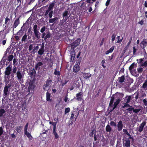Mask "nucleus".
<instances>
[{
	"mask_svg": "<svg viewBox=\"0 0 147 147\" xmlns=\"http://www.w3.org/2000/svg\"><path fill=\"white\" fill-rule=\"evenodd\" d=\"M11 71V67H10V65H9L6 68L5 71V80H7V79H9V77L8 76H9L10 74Z\"/></svg>",
	"mask_w": 147,
	"mask_h": 147,
	"instance_id": "nucleus-1",
	"label": "nucleus"
},
{
	"mask_svg": "<svg viewBox=\"0 0 147 147\" xmlns=\"http://www.w3.org/2000/svg\"><path fill=\"white\" fill-rule=\"evenodd\" d=\"M24 75L21 73L20 70H18L16 73V77H17V79L18 80L19 82L21 83L22 81L23 80Z\"/></svg>",
	"mask_w": 147,
	"mask_h": 147,
	"instance_id": "nucleus-2",
	"label": "nucleus"
},
{
	"mask_svg": "<svg viewBox=\"0 0 147 147\" xmlns=\"http://www.w3.org/2000/svg\"><path fill=\"white\" fill-rule=\"evenodd\" d=\"M81 41V39L80 38H78L73 43L71 44V46L72 48L74 49L78 46L80 44Z\"/></svg>",
	"mask_w": 147,
	"mask_h": 147,
	"instance_id": "nucleus-3",
	"label": "nucleus"
},
{
	"mask_svg": "<svg viewBox=\"0 0 147 147\" xmlns=\"http://www.w3.org/2000/svg\"><path fill=\"white\" fill-rule=\"evenodd\" d=\"M34 87L35 86L34 84V82L32 81L30 82L28 88V91L29 92L31 91V93H32V92L33 91Z\"/></svg>",
	"mask_w": 147,
	"mask_h": 147,
	"instance_id": "nucleus-4",
	"label": "nucleus"
},
{
	"mask_svg": "<svg viewBox=\"0 0 147 147\" xmlns=\"http://www.w3.org/2000/svg\"><path fill=\"white\" fill-rule=\"evenodd\" d=\"M66 19L63 18V19L61 21L60 25L61 27H63V28H67V23H66Z\"/></svg>",
	"mask_w": 147,
	"mask_h": 147,
	"instance_id": "nucleus-5",
	"label": "nucleus"
},
{
	"mask_svg": "<svg viewBox=\"0 0 147 147\" xmlns=\"http://www.w3.org/2000/svg\"><path fill=\"white\" fill-rule=\"evenodd\" d=\"M11 86V84L6 85L5 86L4 90V95L6 96L8 93V88H9Z\"/></svg>",
	"mask_w": 147,
	"mask_h": 147,
	"instance_id": "nucleus-6",
	"label": "nucleus"
},
{
	"mask_svg": "<svg viewBox=\"0 0 147 147\" xmlns=\"http://www.w3.org/2000/svg\"><path fill=\"white\" fill-rule=\"evenodd\" d=\"M92 2L90 3H88L87 5V7H86L85 9H84L82 10V11H84V12H85L86 10H88L89 12H90L92 10Z\"/></svg>",
	"mask_w": 147,
	"mask_h": 147,
	"instance_id": "nucleus-7",
	"label": "nucleus"
},
{
	"mask_svg": "<svg viewBox=\"0 0 147 147\" xmlns=\"http://www.w3.org/2000/svg\"><path fill=\"white\" fill-rule=\"evenodd\" d=\"M123 146L126 147H129L130 146V141L129 139H125L123 141Z\"/></svg>",
	"mask_w": 147,
	"mask_h": 147,
	"instance_id": "nucleus-8",
	"label": "nucleus"
},
{
	"mask_svg": "<svg viewBox=\"0 0 147 147\" xmlns=\"http://www.w3.org/2000/svg\"><path fill=\"white\" fill-rule=\"evenodd\" d=\"M117 129L118 131H120L122 129L123 124L122 121H120L117 124Z\"/></svg>",
	"mask_w": 147,
	"mask_h": 147,
	"instance_id": "nucleus-9",
	"label": "nucleus"
},
{
	"mask_svg": "<svg viewBox=\"0 0 147 147\" xmlns=\"http://www.w3.org/2000/svg\"><path fill=\"white\" fill-rule=\"evenodd\" d=\"M146 124V123L145 122H143L140 125L138 129V130L139 132H141L143 131V128L145 126Z\"/></svg>",
	"mask_w": 147,
	"mask_h": 147,
	"instance_id": "nucleus-10",
	"label": "nucleus"
},
{
	"mask_svg": "<svg viewBox=\"0 0 147 147\" xmlns=\"http://www.w3.org/2000/svg\"><path fill=\"white\" fill-rule=\"evenodd\" d=\"M79 64H76L73 67V71L75 72H78L80 70V67H79Z\"/></svg>",
	"mask_w": 147,
	"mask_h": 147,
	"instance_id": "nucleus-11",
	"label": "nucleus"
},
{
	"mask_svg": "<svg viewBox=\"0 0 147 147\" xmlns=\"http://www.w3.org/2000/svg\"><path fill=\"white\" fill-rule=\"evenodd\" d=\"M147 45V42L146 40H144L141 42L140 46L142 48L144 49V48Z\"/></svg>",
	"mask_w": 147,
	"mask_h": 147,
	"instance_id": "nucleus-12",
	"label": "nucleus"
},
{
	"mask_svg": "<svg viewBox=\"0 0 147 147\" xmlns=\"http://www.w3.org/2000/svg\"><path fill=\"white\" fill-rule=\"evenodd\" d=\"M45 52L44 51V46H42L41 48L39 50L38 53V54L42 55Z\"/></svg>",
	"mask_w": 147,
	"mask_h": 147,
	"instance_id": "nucleus-13",
	"label": "nucleus"
},
{
	"mask_svg": "<svg viewBox=\"0 0 147 147\" xmlns=\"http://www.w3.org/2000/svg\"><path fill=\"white\" fill-rule=\"evenodd\" d=\"M20 23V21L19 18H18L17 19H16L13 24V28H16V27Z\"/></svg>",
	"mask_w": 147,
	"mask_h": 147,
	"instance_id": "nucleus-14",
	"label": "nucleus"
},
{
	"mask_svg": "<svg viewBox=\"0 0 147 147\" xmlns=\"http://www.w3.org/2000/svg\"><path fill=\"white\" fill-rule=\"evenodd\" d=\"M46 100L48 101L51 102V99L50 98L51 94L49 92H47L46 95Z\"/></svg>",
	"mask_w": 147,
	"mask_h": 147,
	"instance_id": "nucleus-15",
	"label": "nucleus"
},
{
	"mask_svg": "<svg viewBox=\"0 0 147 147\" xmlns=\"http://www.w3.org/2000/svg\"><path fill=\"white\" fill-rule=\"evenodd\" d=\"M142 87L144 90H147V80L143 84Z\"/></svg>",
	"mask_w": 147,
	"mask_h": 147,
	"instance_id": "nucleus-16",
	"label": "nucleus"
},
{
	"mask_svg": "<svg viewBox=\"0 0 147 147\" xmlns=\"http://www.w3.org/2000/svg\"><path fill=\"white\" fill-rule=\"evenodd\" d=\"M58 18L55 17L53 18H51L49 20V23H54L57 20Z\"/></svg>",
	"mask_w": 147,
	"mask_h": 147,
	"instance_id": "nucleus-17",
	"label": "nucleus"
},
{
	"mask_svg": "<svg viewBox=\"0 0 147 147\" xmlns=\"http://www.w3.org/2000/svg\"><path fill=\"white\" fill-rule=\"evenodd\" d=\"M131 96H126L125 99V101L126 103H128L129 102L130 100L131 99Z\"/></svg>",
	"mask_w": 147,
	"mask_h": 147,
	"instance_id": "nucleus-18",
	"label": "nucleus"
},
{
	"mask_svg": "<svg viewBox=\"0 0 147 147\" xmlns=\"http://www.w3.org/2000/svg\"><path fill=\"white\" fill-rule=\"evenodd\" d=\"M114 49V46L111 47L110 49L107 51L105 53V54L107 55L108 54L110 53H111L113 52Z\"/></svg>",
	"mask_w": 147,
	"mask_h": 147,
	"instance_id": "nucleus-19",
	"label": "nucleus"
},
{
	"mask_svg": "<svg viewBox=\"0 0 147 147\" xmlns=\"http://www.w3.org/2000/svg\"><path fill=\"white\" fill-rule=\"evenodd\" d=\"M125 80V77L124 76H122L121 77L119 78L118 81L119 82L122 83Z\"/></svg>",
	"mask_w": 147,
	"mask_h": 147,
	"instance_id": "nucleus-20",
	"label": "nucleus"
},
{
	"mask_svg": "<svg viewBox=\"0 0 147 147\" xmlns=\"http://www.w3.org/2000/svg\"><path fill=\"white\" fill-rule=\"evenodd\" d=\"M43 65V63L41 62H39L35 66V69L37 70L38 68H40V66Z\"/></svg>",
	"mask_w": 147,
	"mask_h": 147,
	"instance_id": "nucleus-21",
	"label": "nucleus"
},
{
	"mask_svg": "<svg viewBox=\"0 0 147 147\" xmlns=\"http://www.w3.org/2000/svg\"><path fill=\"white\" fill-rule=\"evenodd\" d=\"M91 74L88 73H84L83 75L84 77L86 79L89 78L91 77Z\"/></svg>",
	"mask_w": 147,
	"mask_h": 147,
	"instance_id": "nucleus-22",
	"label": "nucleus"
},
{
	"mask_svg": "<svg viewBox=\"0 0 147 147\" xmlns=\"http://www.w3.org/2000/svg\"><path fill=\"white\" fill-rule=\"evenodd\" d=\"M52 81V80L50 79V78H49V79L47 80L45 84L48 85V86L49 85L50 86H51Z\"/></svg>",
	"mask_w": 147,
	"mask_h": 147,
	"instance_id": "nucleus-23",
	"label": "nucleus"
},
{
	"mask_svg": "<svg viewBox=\"0 0 147 147\" xmlns=\"http://www.w3.org/2000/svg\"><path fill=\"white\" fill-rule=\"evenodd\" d=\"M120 101V100H119V99H118L114 103V105H113V110H114L116 107L117 105L119 102Z\"/></svg>",
	"mask_w": 147,
	"mask_h": 147,
	"instance_id": "nucleus-24",
	"label": "nucleus"
},
{
	"mask_svg": "<svg viewBox=\"0 0 147 147\" xmlns=\"http://www.w3.org/2000/svg\"><path fill=\"white\" fill-rule=\"evenodd\" d=\"M46 32L47 34L44 38V40H46L47 38H49L51 36V34L49 31L47 32V31H46Z\"/></svg>",
	"mask_w": 147,
	"mask_h": 147,
	"instance_id": "nucleus-25",
	"label": "nucleus"
},
{
	"mask_svg": "<svg viewBox=\"0 0 147 147\" xmlns=\"http://www.w3.org/2000/svg\"><path fill=\"white\" fill-rule=\"evenodd\" d=\"M50 86L46 85L45 84L43 86V89L46 90H48L50 88Z\"/></svg>",
	"mask_w": 147,
	"mask_h": 147,
	"instance_id": "nucleus-26",
	"label": "nucleus"
},
{
	"mask_svg": "<svg viewBox=\"0 0 147 147\" xmlns=\"http://www.w3.org/2000/svg\"><path fill=\"white\" fill-rule=\"evenodd\" d=\"M106 130L107 132H110L111 130V128L109 125H107L106 127Z\"/></svg>",
	"mask_w": 147,
	"mask_h": 147,
	"instance_id": "nucleus-27",
	"label": "nucleus"
},
{
	"mask_svg": "<svg viewBox=\"0 0 147 147\" xmlns=\"http://www.w3.org/2000/svg\"><path fill=\"white\" fill-rule=\"evenodd\" d=\"M76 96L77 99L78 100H81L82 99V94H81L80 93L77 94Z\"/></svg>",
	"mask_w": 147,
	"mask_h": 147,
	"instance_id": "nucleus-28",
	"label": "nucleus"
},
{
	"mask_svg": "<svg viewBox=\"0 0 147 147\" xmlns=\"http://www.w3.org/2000/svg\"><path fill=\"white\" fill-rule=\"evenodd\" d=\"M26 135L27 137L29 138L30 140H31L32 139V137L30 134L29 133L27 132L25 134Z\"/></svg>",
	"mask_w": 147,
	"mask_h": 147,
	"instance_id": "nucleus-29",
	"label": "nucleus"
},
{
	"mask_svg": "<svg viewBox=\"0 0 147 147\" xmlns=\"http://www.w3.org/2000/svg\"><path fill=\"white\" fill-rule=\"evenodd\" d=\"M5 111L3 109H0V117H1L3 115V114L5 113Z\"/></svg>",
	"mask_w": 147,
	"mask_h": 147,
	"instance_id": "nucleus-30",
	"label": "nucleus"
},
{
	"mask_svg": "<svg viewBox=\"0 0 147 147\" xmlns=\"http://www.w3.org/2000/svg\"><path fill=\"white\" fill-rule=\"evenodd\" d=\"M135 66L134 63H133L129 67V70H130V71H132V70L134 69V67Z\"/></svg>",
	"mask_w": 147,
	"mask_h": 147,
	"instance_id": "nucleus-31",
	"label": "nucleus"
},
{
	"mask_svg": "<svg viewBox=\"0 0 147 147\" xmlns=\"http://www.w3.org/2000/svg\"><path fill=\"white\" fill-rule=\"evenodd\" d=\"M141 110V109L140 108H138V109H134V108H133V111L134 112L136 113H138L139 112V111Z\"/></svg>",
	"mask_w": 147,
	"mask_h": 147,
	"instance_id": "nucleus-32",
	"label": "nucleus"
},
{
	"mask_svg": "<svg viewBox=\"0 0 147 147\" xmlns=\"http://www.w3.org/2000/svg\"><path fill=\"white\" fill-rule=\"evenodd\" d=\"M23 31L22 30H20L17 33V35L18 36H20L21 37L22 35Z\"/></svg>",
	"mask_w": 147,
	"mask_h": 147,
	"instance_id": "nucleus-33",
	"label": "nucleus"
},
{
	"mask_svg": "<svg viewBox=\"0 0 147 147\" xmlns=\"http://www.w3.org/2000/svg\"><path fill=\"white\" fill-rule=\"evenodd\" d=\"M54 74L55 75H60L59 71H58L57 69H55V71Z\"/></svg>",
	"mask_w": 147,
	"mask_h": 147,
	"instance_id": "nucleus-34",
	"label": "nucleus"
},
{
	"mask_svg": "<svg viewBox=\"0 0 147 147\" xmlns=\"http://www.w3.org/2000/svg\"><path fill=\"white\" fill-rule=\"evenodd\" d=\"M114 100V98L112 96L111 98V101H110V103H109V107H110L112 106L113 103V101Z\"/></svg>",
	"mask_w": 147,
	"mask_h": 147,
	"instance_id": "nucleus-35",
	"label": "nucleus"
},
{
	"mask_svg": "<svg viewBox=\"0 0 147 147\" xmlns=\"http://www.w3.org/2000/svg\"><path fill=\"white\" fill-rule=\"evenodd\" d=\"M28 123H27L26 124V125L24 127V134L28 132L27 131V129H28Z\"/></svg>",
	"mask_w": 147,
	"mask_h": 147,
	"instance_id": "nucleus-36",
	"label": "nucleus"
},
{
	"mask_svg": "<svg viewBox=\"0 0 147 147\" xmlns=\"http://www.w3.org/2000/svg\"><path fill=\"white\" fill-rule=\"evenodd\" d=\"M27 36L26 34H25L22 37L21 41L23 42L25 41L27 38Z\"/></svg>",
	"mask_w": 147,
	"mask_h": 147,
	"instance_id": "nucleus-37",
	"label": "nucleus"
},
{
	"mask_svg": "<svg viewBox=\"0 0 147 147\" xmlns=\"http://www.w3.org/2000/svg\"><path fill=\"white\" fill-rule=\"evenodd\" d=\"M13 57V55H9L8 57V60L9 61H11Z\"/></svg>",
	"mask_w": 147,
	"mask_h": 147,
	"instance_id": "nucleus-38",
	"label": "nucleus"
},
{
	"mask_svg": "<svg viewBox=\"0 0 147 147\" xmlns=\"http://www.w3.org/2000/svg\"><path fill=\"white\" fill-rule=\"evenodd\" d=\"M131 39L129 40V41L127 45L125 47V50H126L128 48L129 45L131 43Z\"/></svg>",
	"mask_w": 147,
	"mask_h": 147,
	"instance_id": "nucleus-39",
	"label": "nucleus"
},
{
	"mask_svg": "<svg viewBox=\"0 0 147 147\" xmlns=\"http://www.w3.org/2000/svg\"><path fill=\"white\" fill-rule=\"evenodd\" d=\"M22 127L20 126L19 127H18L16 128V131L18 133H20L21 131V129H22Z\"/></svg>",
	"mask_w": 147,
	"mask_h": 147,
	"instance_id": "nucleus-40",
	"label": "nucleus"
},
{
	"mask_svg": "<svg viewBox=\"0 0 147 147\" xmlns=\"http://www.w3.org/2000/svg\"><path fill=\"white\" fill-rule=\"evenodd\" d=\"M38 48L39 47L38 46H36V47H35L34 48L33 50L32 51V52L33 53H35V52H36L38 50Z\"/></svg>",
	"mask_w": 147,
	"mask_h": 147,
	"instance_id": "nucleus-41",
	"label": "nucleus"
},
{
	"mask_svg": "<svg viewBox=\"0 0 147 147\" xmlns=\"http://www.w3.org/2000/svg\"><path fill=\"white\" fill-rule=\"evenodd\" d=\"M137 71L139 73H142L143 71V68L141 67L138 68Z\"/></svg>",
	"mask_w": 147,
	"mask_h": 147,
	"instance_id": "nucleus-42",
	"label": "nucleus"
},
{
	"mask_svg": "<svg viewBox=\"0 0 147 147\" xmlns=\"http://www.w3.org/2000/svg\"><path fill=\"white\" fill-rule=\"evenodd\" d=\"M70 111V109L68 107L66 108L65 110V114H66V113H69Z\"/></svg>",
	"mask_w": 147,
	"mask_h": 147,
	"instance_id": "nucleus-43",
	"label": "nucleus"
},
{
	"mask_svg": "<svg viewBox=\"0 0 147 147\" xmlns=\"http://www.w3.org/2000/svg\"><path fill=\"white\" fill-rule=\"evenodd\" d=\"M34 32V33L35 34V35L38 38H39V37H38V35L39 34H40V33H39V32L38 31H35V32Z\"/></svg>",
	"mask_w": 147,
	"mask_h": 147,
	"instance_id": "nucleus-44",
	"label": "nucleus"
},
{
	"mask_svg": "<svg viewBox=\"0 0 147 147\" xmlns=\"http://www.w3.org/2000/svg\"><path fill=\"white\" fill-rule=\"evenodd\" d=\"M53 134L55 136V138L57 139L59 138V136L56 131L53 132Z\"/></svg>",
	"mask_w": 147,
	"mask_h": 147,
	"instance_id": "nucleus-45",
	"label": "nucleus"
},
{
	"mask_svg": "<svg viewBox=\"0 0 147 147\" xmlns=\"http://www.w3.org/2000/svg\"><path fill=\"white\" fill-rule=\"evenodd\" d=\"M126 110L127 111H128L129 113H131L132 111H133V108H128L126 109Z\"/></svg>",
	"mask_w": 147,
	"mask_h": 147,
	"instance_id": "nucleus-46",
	"label": "nucleus"
},
{
	"mask_svg": "<svg viewBox=\"0 0 147 147\" xmlns=\"http://www.w3.org/2000/svg\"><path fill=\"white\" fill-rule=\"evenodd\" d=\"M53 11H51L49 13V16L50 18H51L53 16Z\"/></svg>",
	"mask_w": 147,
	"mask_h": 147,
	"instance_id": "nucleus-47",
	"label": "nucleus"
},
{
	"mask_svg": "<svg viewBox=\"0 0 147 147\" xmlns=\"http://www.w3.org/2000/svg\"><path fill=\"white\" fill-rule=\"evenodd\" d=\"M17 69V67H13V73H15L16 72Z\"/></svg>",
	"mask_w": 147,
	"mask_h": 147,
	"instance_id": "nucleus-48",
	"label": "nucleus"
},
{
	"mask_svg": "<svg viewBox=\"0 0 147 147\" xmlns=\"http://www.w3.org/2000/svg\"><path fill=\"white\" fill-rule=\"evenodd\" d=\"M110 124L112 126H116V123L114 121H112L110 123Z\"/></svg>",
	"mask_w": 147,
	"mask_h": 147,
	"instance_id": "nucleus-49",
	"label": "nucleus"
},
{
	"mask_svg": "<svg viewBox=\"0 0 147 147\" xmlns=\"http://www.w3.org/2000/svg\"><path fill=\"white\" fill-rule=\"evenodd\" d=\"M141 66H145V67L147 66V61H146L144 63H142L141 64Z\"/></svg>",
	"mask_w": 147,
	"mask_h": 147,
	"instance_id": "nucleus-50",
	"label": "nucleus"
},
{
	"mask_svg": "<svg viewBox=\"0 0 147 147\" xmlns=\"http://www.w3.org/2000/svg\"><path fill=\"white\" fill-rule=\"evenodd\" d=\"M3 133V129L2 127H0V137L2 135Z\"/></svg>",
	"mask_w": 147,
	"mask_h": 147,
	"instance_id": "nucleus-51",
	"label": "nucleus"
},
{
	"mask_svg": "<svg viewBox=\"0 0 147 147\" xmlns=\"http://www.w3.org/2000/svg\"><path fill=\"white\" fill-rule=\"evenodd\" d=\"M46 29V27L45 26H43L40 30V32L41 33L44 32Z\"/></svg>",
	"mask_w": 147,
	"mask_h": 147,
	"instance_id": "nucleus-52",
	"label": "nucleus"
},
{
	"mask_svg": "<svg viewBox=\"0 0 147 147\" xmlns=\"http://www.w3.org/2000/svg\"><path fill=\"white\" fill-rule=\"evenodd\" d=\"M33 47V45L32 44H31L29 47L28 50L29 51H30Z\"/></svg>",
	"mask_w": 147,
	"mask_h": 147,
	"instance_id": "nucleus-53",
	"label": "nucleus"
},
{
	"mask_svg": "<svg viewBox=\"0 0 147 147\" xmlns=\"http://www.w3.org/2000/svg\"><path fill=\"white\" fill-rule=\"evenodd\" d=\"M128 103H126L123 106V108L125 107H130V106L127 104Z\"/></svg>",
	"mask_w": 147,
	"mask_h": 147,
	"instance_id": "nucleus-54",
	"label": "nucleus"
},
{
	"mask_svg": "<svg viewBox=\"0 0 147 147\" xmlns=\"http://www.w3.org/2000/svg\"><path fill=\"white\" fill-rule=\"evenodd\" d=\"M53 4H51L49 5L48 9H49L51 11H52V10L53 8Z\"/></svg>",
	"mask_w": 147,
	"mask_h": 147,
	"instance_id": "nucleus-55",
	"label": "nucleus"
},
{
	"mask_svg": "<svg viewBox=\"0 0 147 147\" xmlns=\"http://www.w3.org/2000/svg\"><path fill=\"white\" fill-rule=\"evenodd\" d=\"M115 36L114 34H113L112 36V39L111 40L112 41H113L115 39Z\"/></svg>",
	"mask_w": 147,
	"mask_h": 147,
	"instance_id": "nucleus-56",
	"label": "nucleus"
},
{
	"mask_svg": "<svg viewBox=\"0 0 147 147\" xmlns=\"http://www.w3.org/2000/svg\"><path fill=\"white\" fill-rule=\"evenodd\" d=\"M37 25H34V27H33L34 32H35V31H37Z\"/></svg>",
	"mask_w": 147,
	"mask_h": 147,
	"instance_id": "nucleus-57",
	"label": "nucleus"
},
{
	"mask_svg": "<svg viewBox=\"0 0 147 147\" xmlns=\"http://www.w3.org/2000/svg\"><path fill=\"white\" fill-rule=\"evenodd\" d=\"M67 11H66L65 12H64L63 14V17H64V18H65L66 19V16H67Z\"/></svg>",
	"mask_w": 147,
	"mask_h": 147,
	"instance_id": "nucleus-58",
	"label": "nucleus"
},
{
	"mask_svg": "<svg viewBox=\"0 0 147 147\" xmlns=\"http://www.w3.org/2000/svg\"><path fill=\"white\" fill-rule=\"evenodd\" d=\"M96 0H84V1H86L87 3H90L91 2V1L94 2Z\"/></svg>",
	"mask_w": 147,
	"mask_h": 147,
	"instance_id": "nucleus-59",
	"label": "nucleus"
},
{
	"mask_svg": "<svg viewBox=\"0 0 147 147\" xmlns=\"http://www.w3.org/2000/svg\"><path fill=\"white\" fill-rule=\"evenodd\" d=\"M138 61V63H140L143 61V59H138L137 60Z\"/></svg>",
	"mask_w": 147,
	"mask_h": 147,
	"instance_id": "nucleus-60",
	"label": "nucleus"
},
{
	"mask_svg": "<svg viewBox=\"0 0 147 147\" xmlns=\"http://www.w3.org/2000/svg\"><path fill=\"white\" fill-rule=\"evenodd\" d=\"M74 111H73L72 112V113H71V117H70V119H72L74 118Z\"/></svg>",
	"mask_w": 147,
	"mask_h": 147,
	"instance_id": "nucleus-61",
	"label": "nucleus"
},
{
	"mask_svg": "<svg viewBox=\"0 0 147 147\" xmlns=\"http://www.w3.org/2000/svg\"><path fill=\"white\" fill-rule=\"evenodd\" d=\"M133 54L134 55H135V53H136V47H133Z\"/></svg>",
	"mask_w": 147,
	"mask_h": 147,
	"instance_id": "nucleus-62",
	"label": "nucleus"
},
{
	"mask_svg": "<svg viewBox=\"0 0 147 147\" xmlns=\"http://www.w3.org/2000/svg\"><path fill=\"white\" fill-rule=\"evenodd\" d=\"M111 0H107L106 3V5L107 6L109 4V3L110 2Z\"/></svg>",
	"mask_w": 147,
	"mask_h": 147,
	"instance_id": "nucleus-63",
	"label": "nucleus"
},
{
	"mask_svg": "<svg viewBox=\"0 0 147 147\" xmlns=\"http://www.w3.org/2000/svg\"><path fill=\"white\" fill-rule=\"evenodd\" d=\"M143 102L144 104V105L145 106H146L147 105V101L146 99H144Z\"/></svg>",
	"mask_w": 147,
	"mask_h": 147,
	"instance_id": "nucleus-64",
	"label": "nucleus"
}]
</instances>
